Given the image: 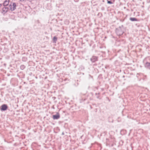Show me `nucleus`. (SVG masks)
Instances as JSON below:
<instances>
[{
    "label": "nucleus",
    "mask_w": 150,
    "mask_h": 150,
    "mask_svg": "<svg viewBox=\"0 0 150 150\" xmlns=\"http://www.w3.org/2000/svg\"><path fill=\"white\" fill-rule=\"evenodd\" d=\"M1 110H2L4 111L7 109V106L6 105L4 104L1 106Z\"/></svg>",
    "instance_id": "4"
},
{
    "label": "nucleus",
    "mask_w": 150,
    "mask_h": 150,
    "mask_svg": "<svg viewBox=\"0 0 150 150\" xmlns=\"http://www.w3.org/2000/svg\"><path fill=\"white\" fill-rule=\"evenodd\" d=\"M25 67L24 65H22L21 66V69H24Z\"/></svg>",
    "instance_id": "10"
},
{
    "label": "nucleus",
    "mask_w": 150,
    "mask_h": 150,
    "mask_svg": "<svg viewBox=\"0 0 150 150\" xmlns=\"http://www.w3.org/2000/svg\"><path fill=\"white\" fill-rule=\"evenodd\" d=\"M145 66L146 67H148L150 66V63L149 62H147L145 64Z\"/></svg>",
    "instance_id": "7"
},
{
    "label": "nucleus",
    "mask_w": 150,
    "mask_h": 150,
    "mask_svg": "<svg viewBox=\"0 0 150 150\" xmlns=\"http://www.w3.org/2000/svg\"><path fill=\"white\" fill-rule=\"evenodd\" d=\"M8 7L4 6L2 9L1 13L4 14L8 11Z\"/></svg>",
    "instance_id": "2"
},
{
    "label": "nucleus",
    "mask_w": 150,
    "mask_h": 150,
    "mask_svg": "<svg viewBox=\"0 0 150 150\" xmlns=\"http://www.w3.org/2000/svg\"><path fill=\"white\" fill-rule=\"evenodd\" d=\"M108 3L109 4H112V3L110 1H108Z\"/></svg>",
    "instance_id": "11"
},
{
    "label": "nucleus",
    "mask_w": 150,
    "mask_h": 150,
    "mask_svg": "<svg viewBox=\"0 0 150 150\" xmlns=\"http://www.w3.org/2000/svg\"><path fill=\"white\" fill-rule=\"evenodd\" d=\"M52 118L54 120L58 119L60 118V115L58 113H57V114L53 115Z\"/></svg>",
    "instance_id": "3"
},
{
    "label": "nucleus",
    "mask_w": 150,
    "mask_h": 150,
    "mask_svg": "<svg viewBox=\"0 0 150 150\" xmlns=\"http://www.w3.org/2000/svg\"><path fill=\"white\" fill-rule=\"evenodd\" d=\"M130 20L132 21H137V19L135 18H130Z\"/></svg>",
    "instance_id": "8"
},
{
    "label": "nucleus",
    "mask_w": 150,
    "mask_h": 150,
    "mask_svg": "<svg viewBox=\"0 0 150 150\" xmlns=\"http://www.w3.org/2000/svg\"><path fill=\"white\" fill-rule=\"evenodd\" d=\"M97 58L96 57L93 56L91 59V60L93 62H95L97 60Z\"/></svg>",
    "instance_id": "5"
},
{
    "label": "nucleus",
    "mask_w": 150,
    "mask_h": 150,
    "mask_svg": "<svg viewBox=\"0 0 150 150\" xmlns=\"http://www.w3.org/2000/svg\"><path fill=\"white\" fill-rule=\"evenodd\" d=\"M1 4H0V7L1 6Z\"/></svg>",
    "instance_id": "12"
},
{
    "label": "nucleus",
    "mask_w": 150,
    "mask_h": 150,
    "mask_svg": "<svg viewBox=\"0 0 150 150\" xmlns=\"http://www.w3.org/2000/svg\"><path fill=\"white\" fill-rule=\"evenodd\" d=\"M16 5L15 3L11 2L8 5V9L10 10L13 11H14L16 8Z\"/></svg>",
    "instance_id": "1"
},
{
    "label": "nucleus",
    "mask_w": 150,
    "mask_h": 150,
    "mask_svg": "<svg viewBox=\"0 0 150 150\" xmlns=\"http://www.w3.org/2000/svg\"><path fill=\"white\" fill-rule=\"evenodd\" d=\"M9 0H6L3 4L4 6H7L9 4Z\"/></svg>",
    "instance_id": "6"
},
{
    "label": "nucleus",
    "mask_w": 150,
    "mask_h": 150,
    "mask_svg": "<svg viewBox=\"0 0 150 150\" xmlns=\"http://www.w3.org/2000/svg\"><path fill=\"white\" fill-rule=\"evenodd\" d=\"M57 38L56 37H55V36L54 37H53V39L54 42L56 43V41L57 40Z\"/></svg>",
    "instance_id": "9"
}]
</instances>
